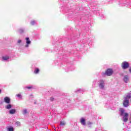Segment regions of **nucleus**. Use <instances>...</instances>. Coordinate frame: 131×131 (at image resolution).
Masks as SVG:
<instances>
[{"label":"nucleus","instance_id":"a211bd4d","mask_svg":"<svg viewBox=\"0 0 131 131\" xmlns=\"http://www.w3.org/2000/svg\"><path fill=\"white\" fill-rule=\"evenodd\" d=\"M19 33H23L24 32V30H23V29H20L19 30Z\"/></svg>","mask_w":131,"mask_h":131},{"label":"nucleus","instance_id":"5701e85b","mask_svg":"<svg viewBox=\"0 0 131 131\" xmlns=\"http://www.w3.org/2000/svg\"><path fill=\"white\" fill-rule=\"evenodd\" d=\"M54 100V98L53 97L50 98V100L53 101Z\"/></svg>","mask_w":131,"mask_h":131},{"label":"nucleus","instance_id":"412c9836","mask_svg":"<svg viewBox=\"0 0 131 131\" xmlns=\"http://www.w3.org/2000/svg\"><path fill=\"white\" fill-rule=\"evenodd\" d=\"M16 96H17V97H18V98H20V97H21V94H16Z\"/></svg>","mask_w":131,"mask_h":131},{"label":"nucleus","instance_id":"0eeeda50","mask_svg":"<svg viewBox=\"0 0 131 131\" xmlns=\"http://www.w3.org/2000/svg\"><path fill=\"white\" fill-rule=\"evenodd\" d=\"M129 79H128V76L127 75H125L124 76L123 78V80L124 81V82H125L126 83H127V81H128Z\"/></svg>","mask_w":131,"mask_h":131},{"label":"nucleus","instance_id":"ddd939ff","mask_svg":"<svg viewBox=\"0 0 131 131\" xmlns=\"http://www.w3.org/2000/svg\"><path fill=\"white\" fill-rule=\"evenodd\" d=\"M6 109H11L12 108V104H9L6 106Z\"/></svg>","mask_w":131,"mask_h":131},{"label":"nucleus","instance_id":"b1692460","mask_svg":"<svg viewBox=\"0 0 131 131\" xmlns=\"http://www.w3.org/2000/svg\"><path fill=\"white\" fill-rule=\"evenodd\" d=\"M28 46H28V44H27V45H26L25 47H26V48H28Z\"/></svg>","mask_w":131,"mask_h":131},{"label":"nucleus","instance_id":"9b49d317","mask_svg":"<svg viewBox=\"0 0 131 131\" xmlns=\"http://www.w3.org/2000/svg\"><path fill=\"white\" fill-rule=\"evenodd\" d=\"M26 43L27 45H30V43H31V41L30 40H29V38L27 37L26 38Z\"/></svg>","mask_w":131,"mask_h":131},{"label":"nucleus","instance_id":"20e7f679","mask_svg":"<svg viewBox=\"0 0 131 131\" xmlns=\"http://www.w3.org/2000/svg\"><path fill=\"white\" fill-rule=\"evenodd\" d=\"M105 74L107 76H111L113 74V70L111 69H108L106 71Z\"/></svg>","mask_w":131,"mask_h":131},{"label":"nucleus","instance_id":"4468645a","mask_svg":"<svg viewBox=\"0 0 131 131\" xmlns=\"http://www.w3.org/2000/svg\"><path fill=\"white\" fill-rule=\"evenodd\" d=\"M7 130H8V131H14V128L13 127H8L7 128Z\"/></svg>","mask_w":131,"mask_h":131},{"label":"nucleus","instance_id":"f8f14e48","mask_svg":"<svg viewBox=\"0 0 131 131\" xmlns=\"http://www.w3.org/2000/svg\"><path fill=\"white\" fill-rule=\"evenodd\" d=\"M34 72L35 74H38V73H39V69L38 68L35 69Z\"/></svg>","mask_w":131,"mask_h":131},{"label":"nucleus","instance_id":"2eb2a0df","mask_svg":"<svg viewBox=\"0 0 131 131\" xmlns=\"http://www.w3.org/2000/svg\"><path fill=\"white\" fill-rule=\"evenodd\" d=\"M120 112H121V116H122V115H124V110H121L120 111Z\"/></svg>","mask_w":131,"mask_h":131},{"label":"nucleus","instance_id":"39448f33","mask_svg":"<svg viewBox=\"0 0 131 131\" xmlns=\"http://www.w3.org/2000/svg\"><path fill=\"white\" fill-rule=\"evenodd\" d=\"M4 102L6 104H10L11 103V99H10V97H6L4 98Z\"/></svg>","mask_w":131,"mask_h":131},{"label":"nucleus","instance_id":"7ed1b4c3","mask_svg":"<svg viewBox=\"0 0 131 131\" xmlns=\"http://www.w3.org/2000/svg\"><path fill=\"white\" fill-rule=\"evenodd\" d=\"M122 116H123V121H124V122H126L128 121V114L127 113H125Z\"/></svg>","mask_w":131,"mask_h":131},{"label":"nucleus","instance_id":"9d476101","mask_svg":"<svg viewBox=\"0 0 131 131\" xmlns=\"http://www.w3.org/2000/svg\"><path fill=\"white\" fill-rule=\"evenodd\" d=\"M2 59L4 61H7V60H9V59H10V57L8 56H6L2 57Z\"/></svg>","mask_w":131,"mask_h":131},{"label":"nucleus","instance_id":"423d86ee","mask_svg":"<svg viewBox=\"0 0 131 131\" xmlns=\"http://www.w3.org/2000/svg\"><path fill=\"white\" fill-rule=\"evenodd\" d=\"M80 122L82 125H85V119H84V118H81Z\"/></svg>","mask_w":131,"mask_h":131},{"label":"nucleus","instance_id":"393cba45","mask_svg":"<svg viewBox=\"0 0 131 131\" xmlns=\"http://www.w3.org/2000/svg\"><path fill=\"white\" fill-rule=\"evenodd\" d=\"M0 94H2V90L0 89Z\"/></svg>","mask_w":131,"mask_h":131},{"label":"nucleus","instance_id":"4be33fe9","mask_svg":"<svg viewBox=\"0 0 131 131\" xmlns=\"http://www.w3.org/2000/svg\"><path fill=\"white\" fill-rule=\"evenodd\" d=\"M21 41H21V40H18V43H21Z\"/></svg>","mask_w":131,"mask_h":131},{"label":"nucleus","instance_id":"a878e982","mask_svg":"<svg viewBox=\"0 0 131 131\" xmlns=\"http://www.w3.org/2000/svg\"><path fill=\"white\" fill-rule=\"evenodd\" d=\"M16 123H19V122H16Z\"/></svg>","mask_w":131,"mask_h":131},{"label":"nucleus","instance_id":"dca6fc26","mask_svg":"<svg viewBox=\"0 0 131 131\" xmlns=\"http://www.w3.org/2000/svg\"><path fill=\"white\" fill-rule=\"evenodd\" d=\"M60 125L63 126L65 125V122L64 121L60 122Z\"/></svg>","mask_w":131,"mask_h":131},{"label":"nucleus","instance_id":"f257e3e1","mask_svg":"<svg viewBox=\"0 0 131 131\" xmlns=\"http://www.w3.org/2000/svg\"><path fill=\"white\" fill-rule=\"evenodd\" d=\"M130 98H131L130 93H128L123 102V105L124 107H128V104H129V99Z\"/></svg>","mask_w":131,"mask_h":131},{"label":"nucleus","instance_id":"aec40b11","mask_svg":"<svg viewBox=\"0 0 131 131\" xmlns=\"http://www.w3.org/2000/svg\"><path fill=\"white\" fill-rule=\"evenodd\" d=\"M35 21H34V20H32L31 21V24L32 25H33L34 24H35Z\"/></svg>","mask_w":131,"mask_h":131},{"label":"nucleus","instance_id":"6ab92c4d","mask_svg":"<svg viewBox=\"0 0 131 131\" xmlns=\"http://www.w3.org/2000/svg\"><path fill=\"white\" fill-rule=\"evenodd\" d=\"M24 114H27V110H24Z\"/></svg>","mask_w":131,"mask_h":131},{"label":"nucleus","instance_id":"1a4fd4ad","mask_svg":"<svg viewBox=\"0 0 131 131\" xmlns=\"http://www.w3.org/2000/svg\"><path fill=\"white\" fill-rule=\"evenodd\" d=\"M99 87L100 89H103L104 88V81H101V83L99 84Z\"/></svg>","mask_w":131,"mask_h":131},{"label":"nucleus","instance_id":"f3484780","mask_svg":"<svg viewBox=\"0 0 131 131\" xmlns=\"http://www.w3.org/2000/svg\"><path fill=\"white\" fill-rule=\"evenodd\" d=\"M33 87L32 86H26V89H27L28 90H30V89H33Z\"/></svg>","mask_w":131,"mask_h":131},{"label":"nucleus","instance_id":"6e6552de","mask_svg":"<svg viewBox=\"0 0 131 131\" xmlns=\"http://www.w3.org/2000/svg\"><path fill=\"white\" fill-rule=\"evenodd\" d=\"M9 113L10 114H15V113H16V110H15L14 108L11 109L9 111Z\"/></svg>","mask_w":131,"mask_h":131},{"label":"nucleus","instance_id":"f03ea898","mask_svg":"<svg viewBox=\"0 0 131 131\" xmlns=\"http://www.w3.org/2000/svg\"><path fill=\"white\" fill-rule=\"evenodd\" d=\"M121 67L122 69L125 70L127 69L129 67V63L126 61H123L121 64Z\"/></svg>","mask_w":131,"mask_h":131}]
</instances>
